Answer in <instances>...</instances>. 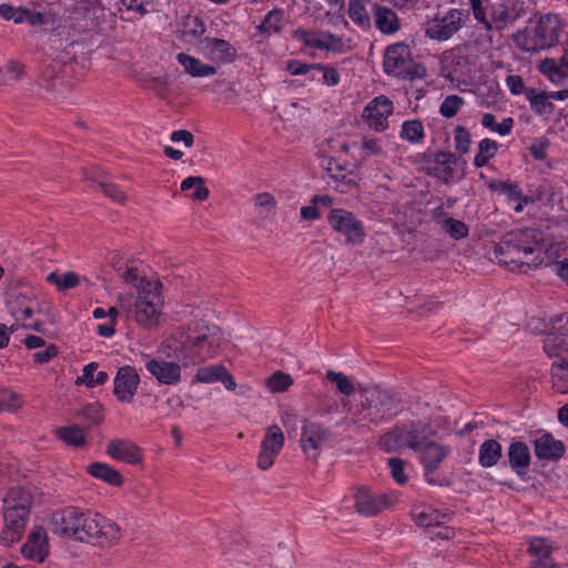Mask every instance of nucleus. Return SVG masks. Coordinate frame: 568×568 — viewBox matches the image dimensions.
<instances>
[{
	"label": "nucleus",
	"instance_id": "nucleus-1",
	"mask_svg": "<svg viewBox=\"0 0 568 568\" xmlns=\"http://www.w3.org/2000/svg\"><path fill=\"white\" fill-rule=\"evenodd\" d=\"M51 530L54 535L81 542H97L111 546L120 540L119 526L91 511H82L74 507H65L52 514Z\"/></svg>",
	"mask_w": 568,
	"mask_h": 568
},
{
	"label": "nucleus",
	"instance_id": "nucleus-2",
	"mask_svg": "<svg viewBox=\"0 0 568 568\" xmlns=\"http://www.w3.org/2000/svg\"><path fill=\"white\" fill-rule=\"evenodd\" d=\"M544 236L537 229H520L506 233L496 246L500 263L508 265L511 271L527 272L531 266L547 264L542 257L532 256L541 250Z\"/></svg>",
	"mask_w": 568,
	"mask_h": 568
},
{
	"label": "nucleus",
	"instance_id": "nucleus-3",
	"mask_svg": "<svg viewBox=\"0 0 568 568\" xmlns=\"http://www.w3.org/2000/svg\"><path fill=\"white\" fill-rule=\"evenodd\" d=\"M161 290L162 284L159 281L141 278L136 296L120 295V307L124 312V318L134 321L145 329L156 327L164 306Z\"/></svg>",
	"mask_w": 568,
	"mask_h": 568
},
{
	"label": "nucleus",
	"instance_id": "nucleus-4",
	"mask_svg": "<svg viewBox=\"0 0 568 568\" xmlns=\"http://www.w3.org/2000/svg\"><path fill=\"white\" fill-rule=\"evenodd\" d=\"M222 333L216 325L191 322L178 336V357L185 366L214 357L221 346Z\"/></svg>",
	"mask_w": 568,
	"mask_h": 568
},
{
	"label": "nucleus",
	"instance_id": "nucleus-5",
	"mask_svg": "<svg viewBox=\"0 0 568 568\" xmlns=\"http://www.w3.org/2000/svg\"><path fill=\"white\" fill-rule=\"evenodd\" d=\"M398 404L394 395L378 386L359 387L354 403L349 404L348 415L359 425L369 426L382 423L387 414H396Z\"/></svg>",
	"mask_w": 568,
	"mask_h": 568
},
{
	"label": "nucleus",
	"instance_id": "nucleus-6",
	"mask_svg": "<svg viewBox=\"0 0 568 568\" xmlns=\"http://www.w3.org/2000/svg\"><path fill=\"white\" fill-rule=\"evenodd\" d=\"M561 32L560 19L557 14L548 13L538 21L515 36L516 44L526 52H538L554 47Z\"/></svg>",
	"mask_w": 568,
	"mask_h": 568
},
{
	"label": "nucleus",
	"instance_id": "nucleus-7",
	"mask_svg": "<svg viewBox=\"0 0 568 568\" xmlns=\"http://www.w3.org/2000/svg\"><path fill=\"white\" fill-rule=\"evenodd\" d=\"M426 429L427 426L423 423L395 427L381 438V445L387 452H397L403 448H410L416 452L426 437Z\"/></svg>",
	"mask_w": 568,
	"mask_h": 568
},
{
	"label": "nucleus",
	"instance_id": "nucleus-8",
	"mask_svg": "<svg viewBox=\"0 0 568 568\" xmlns=\"http://www.w3.org/2000/svg\"><path fill=\"white\" fill-rule=\"evenodd\" d=\"M328 225L345 237L347 244L359 245L366 237L363 222L344 209H332L327 215Z\"/></svg>",
	"mask_w": 568,
	"mask_h": 568
},
{
	"label": "nucleus",
	"instance_id": "nucleus-9",
	"mask_svg": "<svg viewBox=\"0 0 568 568\" xmlns=\"http://www.w3.org/2000/svg\"><path fill=\"white\" fill-rule=\"evenodd\" d=\"M468 13L459 9H449L442 17H436L426 26L425 33L428 38L445 41L452 38L466 23Z\"/></svg>",
	"mask_w": 568,
	"mask_h": 568
},
{
	"label": "nucleus",
	"instance_id": "nucleus-10",
	"mask_svg": "<svg viewBox=\"0 0 568 568\" xmlns=\"http://www.w3.org/2000/svg\"><path fill=\"white\" fill-rule=\"evenodd\" d=\"M416 453H418L423 465L425 480L429 485H439L434 477V473L438 469L440 463L450 455V447L436 443L426 436Z\"/></svg>",
	"mask_w": 568,
	"mask_h": 568
},
{
	"label": "nucleus",
	"instance_id": "nucleus-11",
	"mask_svg": "<svg viewBox=\"0 0 568 568\" xmlns=\"http://www.w3.org/2000/svg\"><path fill=\"white\" fill-rule=\"evenodd\" d=\"M395 498L388 494H375L367 487H358L354 494L355 509L363 516H376L393 506Z\"/></svg>",
	"mask_w": 568,
	"mask_h": 568
},
{
	"label": "nucleus",
	"instance_id": "nucleus-12",
	"mask_svg": "<svg viewBox=\"0 0 568 568\" xmlns=\"http://www.w3.org/2000/svg\"><path fill=\"white\" fill-rule=\"evenodd\" d=\"M393 111V102L385 95H378L364 108L362 118L369 129L383 132L388 128V118Z\"/></svg>",
	"mask_w": 568,
	"mask_h": 568
},
{
	"label": "nucleus",
	"instance_id": "nucleus-13",
	"mask_svg": "<svg viewBox=\"0 0 568 568\" xmlns=\"http://www.w3.org/2000/svg\"><path fill=\"white\" fill-rule=\"evenodd\" d=\"M524 13L523 3L514 2L513 4L508 3H498L494 6L490 10V18L486 14V9L484 8V20H477L480 24L485 27L486 30H503L508 24L515 22L519 19Z\"/></svg>",
	"mask_w": 568,
	"mask_h": 568
},
{
	"label": "nucleus",
	"instance_id": "nucleus-14",
	"mask_svg": "<svg viewBox=\"0 0 568 568\" xmlns=\"http://www.w3.org/2000/svg\"><path fill=\"white\" fill-rule=\"evenodd\" d=\"M284 446V435L277 425H271L261 443L257 456V466L262 470H267L274 464L276 456Z\"/></svg>",
	"mask_w": 568,
	"mask_h": 568
},
{
	"label": "nucleus",
	"instance_id": "nucleus-15",
	"mask_svg": "<svg viewBox=\"0 0 568 568\" xmlns=\"http://www.w3.org/2000/svg\"><path fill=\"white\" fill-rule=\"evenodd\" d=\"M412 64L410 51L404 43H395L387 47L384 54V71L388 75L406 77Z\"/></svg>",
	"mask_w": 568,
	"mask_h": 568
},
{
	"label": "nucleus",
	"instance_id": "nucleus-16",
	"mask_svg": "<svg viewBox=\"0 0 568 568\" xmlns=\"http://www.w3.org/2000/svg\"><path fill=\"white\" fill-rule=\"evenodd\" d=\"M331 433L322 425L305 423L302 428L301 446L310 459H316L322 447L328 442Z\"/></svg>",
	"mask_w": 568,
	"mask_h": 568
},
{
	"label": "nucleus",
	"instance_id": "nucleus-17",
	"mask_svg": "<svg viewBox=\"0 0 568 568\" xmlns=\"http://www.w3.org/2000/svg\"><path fill=\"white\" fill-rule=\"evenodd\" d=\"M197 50L204 58L216 63H230L236 57V49L224 39L209 37L201 39Z\"/></svg>",
	"mask_w": 568,
	"mask_h": 568
},
{
	"label": "nucleus",
	"instance_id": "nucleus-18",
	"mask_svg": "<svg viewBox=\"0 0 568 568\" xmlns=\"http://www.w3.org/2000/svg\"><path fill=\"white\" fill-rule=\"evenodd\" d=\"M568 339V313L557 316L551 321V327L544 339V349L548 356L560 355L567 351Z\"/></svg>",
	"mask_w": 568,
	"mask_h": 568
},
{
	"label": "nucleus",
	"instance_id": "nucleus-19",
	"mask_svg": "<svg viewBox=\"0 0 568 568\" xmlns=\"http://www.w3.org/2000/svg\"><path fill=\"white\" fill-rule=\"evenodd\" d=\"M140 383L138 372L132 366H122L114 377L113 393L119 402L131 403Z\"/></svg>",
	"mask_w": 568,
	"mask_h": 568
},
{
	"label": "nucleus",
	"instance_id": "nucleus-20",
	"mask_svg": "<svg viewBox=\"0 0 568 568\" xmlns=\"http://www.w3.org/2000/svg\"><path fill=\"white\" fill-rule=\"evenodd\" d=\"M21 554L29 560L43 562L49 555V538L45 529L36 526L29 532L27 542L21 547Z\"/></svg>",
	"mask_w": 568,
	"mask_h": 568
},
{
	"label": "nucleus",
	"instance_id": "nucleus-21",
	"mask_svg": "<svg viewBox=\"0 0 568 568\" xmlns=\"http://www.w3.org/2000/svg\"><path fill=\"white\" fill-rule=\"evenodd\" d=\"M28 519L29 515L26 514L3 511L4 525L0 534V542L6 547L18 542L24 532Z\"/></svg>",
	"mask_w": 568,
	"mask_h": 568
},
{
	"label": "nucleus",
	"instance_id": "nucleus-22",
	"mask_svg": "<svg viewBox=\"0 0 568 568\" xmlns=\"http://www.w3.org/2000/svg\"><path fill=\"white\" fill-rule=\"evenodd\" d=\"M3 511L30 515L33 495L29 488L11 487L2 498Z\"/></svg>",
	"mask_w": 568,
	"mask_h": 568
},
{
	"label": "nucleus",
	"instance_id": "nucleus-23",
	"mask_svg": "<svg viewBox=\"0 0 568 568\" xmlns=\"http://www.w3.org/2000/svg\"><path fill=\"white\" fill-rule=\"evenodd\" d=\"M565 450L564 443L555 439L550 433H542L534 439L535 456L540 460L557 462L564 456Z\"/></svg>",
	"mask_w": 568,
	"mask_h": 568
},
{
	"label": "nucleus",
	"instance_id": "nucleus-24",
	"mask_svg": "<svg viewBox=\"0 0 568 568\" xmlns=\"http://www.w3.org/2000/svg\"><path fill=\"white\" fill-rule=\"evenodd\" d=\"M106 454L115 460L130 465L142 462V453L139 446L128 439H112L106 446Z\"/></svg>",
	"mask_w": 568,
	"mask_h": 568
},
{
	"label": "nucleus",
	"instance_id": "nucleus-25",
	"mask_svg": "<svg viewBox=\"0 0 568 568\" xmlns=\"http://www.w3.org/2000/svg\"><path fill=\"white\" fill-rule=\"evenodd\" d=\"M145 368L160 384L175 385L181 379V367L175 363L150 359L145 363Z\"/></svg>",
	"mask_w": 568,
	"mask_h": 568
},
{
	"label": "nucleus",
	"instance_id": "nucleus-26",
	"mask_svg": "<svg viewBox=\"0 0 568 568\" xmlns=\"http://www.w3.org/2000/svg\"><path fill=\"white\" fill-rule=\"evenodd\" d=\"M508 465L519 477H525L530 467V450L524 442H513L507 450Z\"/></svg>",
	"mask_w": 568,
	"mask_h": 568
},
{
	"label": "nucleus",
	"instance_id": "nucleus-27",
	"mask_svg": "<svg viewBox=\"0 0 568 568\" xmlns=\"http://www.w3.org/2000/svg\"><path fill=\"white\" fill-rule=\"evenodd\" d=\"M7 307L17 322H26L33 315V302L20 292L8 294Z\"/></svg>",
	"mask_w": 568,
	"mask_h": 568
},
{
	"label": "nucleus",
	"instance_id": "nucleus-28",
	"mask_svg": "<svg viewBox=\"0 0 568 568\" xmlns=\"http://www.w3.org/2000/svg\"><path fill=\"white\" fill-rule=\"evenodd\" d=\"M414 523L423 528L440 527L450 520L452 514L440 513L432 507H415L412 510Z\"/></svg>",
	"mask_w": 568,
	"mask_h": 568
},
{
	"label": "nucleus",
	"instance_id": "nucleus-29",
	"mask_svg": "<svg viewBox=\"0 0 568 568\" xmlns=\"http://www.w3.org/2000/svg\"><path fill=\"white\" fill-rule=\"evenodd\" d=\"M551 364L552 387L561 394L568 393V351H561L560 355L554 356Z\"/></svg>",
	"mask_w": 568,
	"mask_h": 568
},
{
	"label": "nucleus",
	"instance_id": "nucleus-30",
	"mask_svg": "<svg viewBox=\"0 0 568 568\" xmlns=\"http://www.w3.org/2000/svg\"><path fill=\"white\" fill-rule=\"evenodd\" d=\"M176 60L184 71L193 78L211 77L217 72V68L204 64L201 60L183 52L176 55Z\"/></svg>",
	"mask_w": 568,
	"mask_h": 568
},
{
	"label": "nucleus",
	"instance_id": "nucleus-31",
	"mask_svg": "<svg viewBox=\"0 0 568 568\" xmlns=\"http://www.w3.org/2000/svg\"><path fill=\"white\" fill-rule=\"evenodd\" d=\"M375 26L384 34H394L400 28L397 14L389 8L375 6Z\"/></svg>",
	"mask_w": 568,
	"mask_h": 568
},
{
	"label": "nucleus",
	"instance_id": "nucleus-32",
	"mask_svg": "<svg viewBox=\"0 0 568 568\" xmlns=\"http://www.w3.org/2000/svg\"><path fill=\"white\" fill-rule=\"evenodd\" d=\"M88 473L94 478L114 487H120L123 484L122 475L116 469L104 463H92L88 466Z\"/></svg>",
	"mask_w": 568,
	"mask_h": 568
},
{
	"label": "nucleus",
	"instance_id": "nucleus-33",
	"mask_svg": "<svg viewBox=\"0 0 568 568\" xmlns=\"http://www.w3.org/2000/svg\"><path fill=\"white\" fill-rule=\"evenodd\" d=\"M501 445L495 439L485 440L479 447L478 463L484 468L495 466L501 458Z\"/></svg>",
	"mask_w": 568,
	"mask_h": 568
},
{
	"label": "nucleus",
	"instance_id": "nucleus-34",
	"mask_svg": "<svg viewBox=\"0 0 568 568\" xmlns=\"http://www.w3.org/2000/svg\"><path fill=\"white\" fill-rule=\"evenodd\" d=\"M525 97L529 101L534 112L538 114H549L552 112L554 105L549 100L548 92L528 88V90L525 91Z\"/></svg>",
	"mask_w": 568,
	"mask_h": 568
},
{
	"label": "nucleus",
	"instance_id": "nucleus-35",
	"mask_svg": "<svg viewBox=\"0 0 568 568\" xmlns=\"http://www.w3.org/2000/svg\"><path fill=\"white\" fill-rule=\"evenodd\" d=\"M402 140L407 141L412 144H419L424 141L425 131L422 121L419 120H407L402 124L399 132Z\"/></svg>",
	"mask_w": 568,
	"mask_h": 568
},
{
	"label": "nucleus",
	"instance_id": "nucleus-36",
	"mask_svg": "<svg viewBox=\"0 0 568 568\" xmlns=\"http://www.w3.org/2000/svg\"><path fill=\"white\" fill-rule=\"evenodd\" d=\"M47 282L54 285L59 292L74 288L80 284V276L74 272H51L47 275Z\"/></svg>",
	"mask_w": 568,
	"mask_h": 568
},
{
	"label": "nucleus",
	"instance_id": "nucleus-37",
	"mask_svg": "<svg viewBox=\"0 0 568 568\" xmlns=\"http://www.w3.org/2000/svg\"><path fill=\"white\" fill-rule=\"evenodd\" d=\"M539 70L556 84L561 83L568 77V72L564 69L560 60L556 59H545L541 61Z\"/></svg>",
	"mask_w": 568,
	"mask_h": 568
},
{
	"label": "nucleus",
	"instance_id": "nucleus-38",
	"mask_svg": "<svg viewBox=\"0 0 568 568\" xmlns=\"http://www.w3.org/2000/svg\"><path fill=\"white\" fill-rule=\"evenodd\" d=\"M369 2L371 0H349L348 2V16L359 27L367 28L371 26V18L366 10Z\"/></svg>",
	"mask_w": 568,
	"mask_h": 568
},
{
	"label": "nucleus",
	"instance_id": "nucleus-39",
	"mask_svg": "<svg viewBox=\"0 0 568 568\" xmlns=\"http://www.w3.org/2000/svg\"><path fill=\"white\" fill-rule=\"evenodd\" d=\"M55 433L59 439L72 447H82L87 442L83 429L74 425L60 427Z\"/></svg>",
	"mask_w": 568,
	"mask_h": 568
},
{
	"label": "nucleus",
	"instance_id": "nucleus-40",
	"mask_svg": "<svg viewBox=\"0 0 568 568\" xmlns=\"http://www.w3.org/2000/svg\"><path fill=\"white\" fill-rule=\"evenodd\" d=\"M498 144L491 139H484L479 142L478 152L474 159V165L476 168L485 166L490 159H493L497 152Z\"/></svg>",
	"mask_w": 568,
	"mask_h": 568
},
{
	"label": "nucleus",
	"instance_id": "nucleus-41",
	"mask_svg": "<svg viewBox=\"0 0 568 568\" xmlns=\"http://www.w3.org/2000/svg\"><path fill=\"white\" fill-rule=\"evenodd\" d=\"M204 182L205 181L202 176H189L183 180L181 190L187 191L194 187V192L192 193L191 199L195 201H205L210 195V191L204 185Z\"/></svg>",
	"mask_w": 568,
	"mask_h": 568
},
{
	"label": "nucleus",
	"instance_id": "nucleus-42",
	"mask_svg": "<svg viewBox=\"0 0 568 568\" xmlns=\"http://www.w3.org/2000/svg\"><path fill=\"white\" fill-rule=\"evenodd\" d=\"M481 125L499 135H507L514 126L513 118H506L500 123L496 122V118L491 113H484L481 116Z\"/></svg>",
	"mask_w": 568,
	"mask_h": 568
},
{
	"label": "nucleus",
	"instance_id": "nucleus-43",
	"mask_svg": "<svg viewBox=\"0 0 568 568\" xmlns=\"http://www.w3.org/2000/svg\"><path fill=\"white\" fill-rule=\"evenodd\" d=\"M98 364L90 363L83 368L82 376L79 377L82 383H84L88 387H95L99 385H103L109 376L106 372H97Z\"/></svg>",
	"mask_w": 568,
	"mask_h": 568
},
{
	"label": "nucleus",
	"instance_id": "nucleus-44",
	"mask_svg": "<svg viewBox=\"0 0 568 568\" xmlns=\"http://www.w3.org/2000/svg\"><path fill=\"white\" fill-rule=\"evenodd\" d=\"M439 224L442 229L454 240H462L468 235L467 225L459 220L445 216L439 221Z\"/></svg>",
	"mask_w": 568,
	"mask_h": 568
},
{
	"label": "nucleus",
	"instance_id": "nucleus-45",
	"mask_svg": "<svg viewBox=\"0 0 568 568\" xmlns=\"http://www.w3.org/2000/svg\"><path fill=\"white\" fill-rule=\"evenodd\" d=\"M457 158L450 152H436L433 159V170L437 171L443 175L444 180L447 181V176L450 175L452 169L449 164L456 163Z\"/></svg>",
	"mask_w": 568,
	"mask_h": 568
},
{
	"label": "nucleus",
	"instance_id": "nucleus-46",
	"mask_svg": "<svg viewBox=\"0 0 568 568\" xmlns=\"http://www.w3.org/2000/svg\"><path fill=\"white\" fill-rule=\"evenodd\" d=\"M488 187L493 192L505 194L509 201H518L521 197V190L517 183L495 180L489 183Z\"/></svg>",
	"mask_w": 568,
	"mask_h": 568
},
{
	"label": "nucleus",
	"instance_id": "nucleus-47",
	"mask_svg": "<svg viewBox=\"0 0 568 568\" xmlns=\"http://www.w3.org/2000/svg\"><path fill=\"white\" fill-rule=\"evenodd\" d=\"M464 104L465 100L460 95H447L439 106V113L442 116L446 119H452L458 113V111Z\"/></svg>",
	"mask_w": 568,
	"mask_h": 568
},
{
	"label": "nucleus",
	"instance_id": "nucleus-48",
	"mask_svg": "<svg viewBox=\"0 0 568 568\" xmlns=\"http://www.w3.org/2000/svg\"><path fill=\"white\" fill-rule=\"evenodd\" d=\"M283 12L281 10L270 11L258 26V30L263 33H275L282 29Z\"/></svg>",
	"mask_w": 568,
	"mask_h": 568
},
{
	"label": "nucleus",
	"instance_id": "nucleus-49",
	"mask_svg": "<svg viewBox=\"0 0 568 568\" xmlns=\"http://www.w3.org/2000/svg\"><path fill=\"white\" fill-rule=\"evenodd\" d=\"M254 203L260 209V215L263 217H271L275 214L276 200L271 193H258L254 199Z\"/></svg>",
	"mask_w": 568,
	"mask_h": 568
},
{
	"label": "nucleus",
	"instance_id": "nucleus-50",
	"mask_svg": "<svg viewBox=\"0 0 568 568\" xmlns=\"http://www.w3.org/2000/svg\"><path fill=\"white\" fill-rule=\"evenodd\" d=\"M326 378L336 385V388L341 394L345 396H351L354 394L355 387L352 381L343 373L328 371L326 373Z\"/></svg>",
	"mask_w": 568,
	"mask_h": 568
},
{
	"label": "nucleus",
	"instance_id": "nucleus-51",
	"mask_svg": "<svg viewBox=\"0 0 568 568\" xmlns=\"http://www.w3.org/2000/svg\"><path fill=\"white\" fill-rule=\"evenodd\" d=\"M23 400L21 396L10 389H0V406L2 410L16 412L21 408Z\"/></svg>",
	"mask_w": 568,
	"mask_h": 568
},
{
	"label": "nucleus",
	"instance_id": "nucleus-52",
	"mask_svg": "<svg viewBox=\"0 0 568 568\" xmlns=\"http://www.w3.org/2000/svg\"><path fill=\"white\" fill-rule=\"evenodd\" d=\"M205 32L203 21L195 16H187L183 21V33L193 39L201 38Z\"/></svg>",
	"mask_w": 568,
	"mask_h": 568
},
{
	"label": "nucleus",
	"instance_id": "nucleus-53",
	"mask_svg": "<svg viewBox=\"0 0 568 568\" xmlns=\"http://www.w3.org/2000/svg\"><path fill=\"white\" fill-rule=\"evenodd\" d=\"M225 373V368L223 366H207L202 367L196 373V379L201 383H215L222 379V376Z\"/></svg>",
	"mask_w": 568,
	"mask_h": 568
},
{
	"label": "nucleus",
	"instance_id": "nucleus-54",
	"mask_svg": "<svg viewBox=\"0 0 568 568\" xmlns=\"http://www.w3.org/2000/svg\"><path fill=\"white\" fill-rule=\"evenodd\" d=\"M454 142L456 151L462 154L467 153L471 143L469 131L465 126L457 125L454 129Z\"/></svg>",
	"mask_w": 568,
	"mask_h": 568
},
{
	"label": "nucleus",
	"instance_id": "nucleus-55",
	"mask_svg": "<svg viewBox=\"0 0 568 568\" xmlns=\"http://www.w3.org/2000/svg\"><path fill=\"white\" fill-rule=\"evenodd\" d=\"M315 72L321 74V81L328 87H335L339 82V73L333 67L315 63Z\"/></svg>",
	"mask_w": 568,
	"mask_h": 568
},
{
	"label": "nucleus",
	"instance_id": "nucleus-56",
	"mask_svg": "<svg viewBox=\"0 0 568 568\" xmlns=\"http://www.w3.org/2000/svg\"><path fill=\"white\" fill-rule=\"evenodd\" d=\"M293 384V379L288 374L276 372L267 381V386L273 392H285Z\"/></svg>",
	"mask_w": 568,
	"mask_h": 568
},
{
	"label": "nucleus",
	"instance_id": "nucleus-57",
	"mask_svg": "<svg viewBox=\"0 0 568 568\" xmlns=\"http://www.w3.org/2000/svg\"><path fill=\"white\" fill-rule=\"evenodd\" d=\"M342 48H343V41L338 36L333 34L327 31L321 32L320 50L339 52V51H342Z\"/></svg>",
	"mask_w": 568,
	"mask_h": 568
},
{
	"label": "nucleus",
	"instance_id": "nucleus-58",
	"mask_svg": "<svg viewBox=\"0 0 568 568\" xmlns=\"http://www.w3.org/2000/svg\"><path fill=\"white\" fill-rule=\"evenodd\" d=\"M529 551L535 558L550 557L552 546L545 538H534L529 545Z\"/></svg>",
	"mask_w": 568,
	"mask_h": 568
},
{
	"label": "nucleus",
	"instance_id": "nucleus-59",
	"mask_svg": "<svg viewBox=\"0 0 568 568\" xmlns=\"http://www.w3.org/2000/svg\"><path fill=\"white\" fill-rule=\"evenodd\" d=\"M99 187L105 196L110 197L116 203L123 204L126 200L124 192L121 191L115 184L106 180L99 181Z\"/></svg>",
	"mask_w": 568,
	"mask_h": 568
},
{
	"label": "nucleus",
	"instance_id": "nucleus-60",
	"mask_svg": "<svg viewBox=\"0 0 568 568\" xmlns=\"http://www.w3.org/2000/svg\"><path fill=\"white\" fill-rule=\"evenodd\" d=\"M24 8H14L11 4L2 3L0 6V16L4 20H12L16 23L24 22Z\"/></svg>",
	"mask_w": 568,
	"mask_h": 568
},
{
	"label": "nucleus",
	"instance_id": "nucleus-61",
	"mask_svg": "<svg viewBox=\"0 0 568 568\" xmlns=\"http://www.w3.org/2000/svg\"><path fill=\"white\" fill-rule=\"evenodd\" d=\"M388 466L390 468L392 477L397 484L404 485L407 483L408 477L404 473V462L402 459L396 457L389 458Z\"/></svg>",
	"mask_w": 568,
	"mask_h": 568
},
{
	"label": "nucleus",
	"instance_id": "nucleus-62",
	"mask_svg": "<svg viewBox=\"0 0 568 568\" xmlns=\"http://www.w3.org/2000/svg\"><path fill=\"white\" fill-rule=\"evenodd\" d=\"M286 69L292 75H303L315 72V63L308 64L297 60H291L287 62Z\"/></svg>",
	"mask_w": 568,
	"mask_h": 568
},
{
	"label": "nucleus",
	"instance_id": "nucleus-63",
	"mask_svg": "<svg viewBox=\"0 0 568 568\" xmlns=\"http://www.w3.org/2000/svg\"><path fill=\"white\" fill-rule=\"evenodd\" d=\"M58 355V347L54 344H49L45 349L39 351L33 354V358L39 364H45Z\"/></svg>",
	"mask_w": 568,
	"mask_h": 568
},
{
	"label": "nucleus",
	"instance_id": "nucleus-64",
	"mask_svg": "<svg viewBox=\"0 0 568 568\" xmlns=\"http://www.w3.org/2000/svg\"><path fill=\"white\" fill-rule=\"evenodd\" d=\"M506 84L513 94H525L528 88L525 87L524 80L520 75H508L506 78Z\"/></svg>",
	"mask_w": 568,
	"mask_h": 568
}]
</instances>
